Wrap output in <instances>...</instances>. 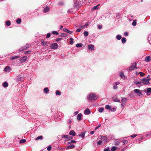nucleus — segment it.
Segmentation results:
<instances>
[{
  "mask_svg": "<svg viewBox=\"0 0 151 151\" xmlns=\"http://www.w3.org/2000/svg\"><path fill=\"white\" fill-rule=\"evenodd\" d=\"M72 121L71 120H69L68 122V124H71V123H72Z\"/></svg>",
  "mask_w": 151,
  "mask_h": 151,
  "instance_id": "57",
  "label": "nucleus"
},
{
  "mask_svg": "<svg viewBox=\"0 0 151 151\" xmlns=\"http://www.w3.org/2000/svg\"><path fill=\"white\" fill-rule=\"evenodd\" d=\"M76 142V141H75V140H72L70 141V142H69V144H70V143H75Z\"/></svg>",
  "mask_w": 151,
  "mask_h": 151,
  "instance_id": "53",
  "label": "nucleus"
},
{
  "mask_svg": "<svg viewBox=\"0 0 151 151\" xmlns=\"http://www.w3.org/2000/svg\"><path fill=\"white\" fill-rule=\"evenodd\" d=\"M21 22V19L19 18L17 19L16 22L17 24H19Z\"/></svg>",
  "mask_w": 151,
  "mask_h": 151,
  "instance_id": "31",
  "label": "nucleus"
},
{
  "mask_svg": "<svg viewBox=\"0 0 151 151\" xmlns=\"http://www.w3.org/2000/svg\"><path fill=\"white\" fill-rule=\"evenodd\" d=\"M99 139H101L102 141L104 142H106L108 138L105 135H102L99 137Z\"/></svg>",
  "mask_w": 151,
  "mask_h": 151,
  "instance_id": "3",
  "label": "nucleus"
},
{
  "mask_svg": "<svg viewBox=\"0 0 151 151\" xmlns=\"http://www.w3.org/2000/svg\"><path fill=\"white\" fill-rule=\"evenodd\" d=\"M56 94L58 95H60L61 94L60 92L58 90H57L56 91Z\"/></svg>",
  "mask_w": 151,
  "mask_h": 151,
  "instance_id": "46",
  "label": "nucleus"
},
{
  "mask_svg": "<svg viewBox=\"0 0 151 151\" xmlns=\"http://www.w3.org/2000/svg\"><path fill=\"white\" fill-rule=\"evenodd\" d=\"M142 82H137L134 83L136 85H137L138 84H141Z\"/></svg>",
  "mask_w": 151,
  "mask_h": 151,
  "instance_id": "51",
  "label": "nucleus"
},
{
  "mask_svg": "<svg viewBox=\"0 0 151 151\" xmlns=\"http://www.w3.org/2000/svg\"><path fill=\"white\" fill-rule=\"evenodd\" d=\"M97 96L95 94L91 93L88 96L87 99L89 101H93L97 99Z\"/></svg>",
  "mask_w": 151,
  "mask_h": 151,
  "instance_id": "1",
  "label": "nucleus"
},
{
  "mask_svg": "<svg viewBox=\"0 0 151 151\" xmlns=\"http://www.w3.org/2000/svg\"><path fill=\"white\" fill-rule=\"evenodd\" d=\"M68 35V34L66 33H62L60 35V36L62 37H65L67 36Z\"/></svg>",
  "mask_w": 151,
  "mask_h": 151,
  "instance_id": "20",
  "label": "nucleus"
},
{
  "mask_svg": "<svg viewBox=\"0 0 151 151\" xmlns=\"http://www.w3.org/2000/svg\"><path fill=\"white\" fill-rule=\"evenodd\" d=\"M20 57L19 56H13L12 57L10 58V59L12 60H14L17 58H18Z\"/></svg>",
  "mask_w": 151,
  "mask_h": 151,
  "instance_id": "16",
  "label": "nucleus"
},
{
  "mask_svg": "<svg viewBox=\"0 0 151 151\" xmlns=\"http://www.w3.org/2000/svg\"><path fill=\"white\" fill-rule=\"evenodd\" d=\"M41 44L43 45H45L44 42L43 40H42L41 42Z\"/></svg>",
  "mask_w": 151,
  "mask_h": 151,
  "instance_id": "61",
  "label": "nucleus"
},
{
  "mask_svg": "<svg viewBox=\"0 0 151 151\" xmlns=\"http://www.w3.org/2000/svg\"><path fill=\"white\" fill-rule=\"evenodd\" d=\"M30 47V45H29L28 44H27L25 46H23V47L21 48L19 50L20 51H24V50H26L28 48H29Z\"/></svg>",
  "mask_w": 151,
  "mask_h": 151,
  "instance_id": "2",
  "label": "nucleus"
},
{
  "mask_svg": "<svg viewBox=\"0 0 151 151\" xmlns=\"http://www.w3.org/2000/svg\"><path fill=\"white\" fill-rule=\"evenodd\" d=\"M90 112H91L89 109L88 108H87L84 111V113L85 115H87L90 114Z\"/></svg>",
  "mask_w": 151,
  "mask_h": 151,
  "instance_id": "11",
  "label": "nucleus"
},
{
  "mask_svg": "<svg viewBox=\"0 0 151 151\" xmlns=\"http://www.w3.org/2000/svg\"><path fill=\"white\" fill-rule=\"evenodd\" d=\"M69 134L70 135H72L73 136H75L76 134V133H75V132L73 130L70 131V132Z\"/></svg>",
  "mask_w": 151,
  "mask_h": 151,
  "instance_id": "13",
  "label": "nucleus"
},
{
  "mask_svg": "<svg viewBox=\"0 0 151 151\" xmlns=\"http://www.w3.org/2000/svg\"><path fill=\"white\" fill-rule=\"evenodd\" d=\"M82 46V45L81 43H78L76 45V47H81Z\"/></svg>",
  "mask_w": 151,
  "mask_h": 151,
  "instance_id": "32",
  "label": "nucleus"
},
{
  "mask_svg": "<svg viewBox=\"0 0 151 151\" xmlns=\"http://www.w3.org/2000/svg\"><path fill=\"white\" fill-rule=\"evenodd\" d=\"M11 24V22L9 21H7L6 22V25L7 26H9Z\"/></svg>",
  "mask_w": 151,
  "mask_h": 151,
  "instance_id": "39",
  "label": "nucleus"
},
{
  "mask_svg": "<svg viewBox=\"0 0 151 151\" xmlns=\"http://www.w3.org/2000/svg\"><path fill=\"white\" fill-rule=\"evenodd\" d=\"M150 80V79H147L144 78L142 80V83L145 84L147 85L150 84L149 81Z\"/></svg>",
  "mask_w": 151,
  "mask_h": 151,
  "instance_id": "4",
  "label": "nucleus"
},
{
  "mask_svg": "<svg viewBox=\"0 0 151 151\" xmlns=\"http://www.w3.org/2000/svg\"><path fill=\"white\" fill-rule=\"evenodd\" d=\"M139 74L141 76H145V74L142 72H139Z\"/></svg>",
  "mask_w": 151,
  "mask_h": 151,
  "instance_id": "49",
  "label": "nucleus"
},
{
  "mask_svg": "<svg viewBox=\"0 0 151 151\" xmlns=\"http://www.w3.org/2000/svg\"><path fill=\"white\" fill-rule=\"evenodd\" d=\"M137 136V134H134V135H131V138H133L135 137H136Z\"/></svg>",
  "mask_w": 151,
  "mask_h": 151,
  "instance_id": "58",
  "label": "nucleus"
},
{
  "mask_svg": "<svg viewBox=\"0 0 151 151\" xmlns=\"http://www.w3.org/2000/svg\"><path fill=\"white\" fill-rule=\"evenodd\" d=\"M43 139V137L42 136H40L37 137L36 138V140H37L38 139Z\"/></svg>",
  "mask_w": 151,
  "mask_h": 151,
  "instance_id": "28",
  "label": "nucleus"
},
{
  "mask_svg": "<svg viewBox=\"0 0 151 151\" xmlns=\"http://www.w3.org/2000/svg\"><path fill=\"white\" fill-rule=\"evenodd\" d=\"M44 91L45 93H47L49 92V90L48 88H45L44 89Z\"/></svg>",
  "mask_w": 151,
  "mask_h": 151,
  "instance_id": "27",
  "label": "nucleus"
},
{
  "mask_svg": "<svg viewBox=\"0 0 151 151\" xmlns=\"http://www.w3.org/2000/svg\"><path fill=\"white\" fill-rule=\"evenodd\" d=\"M147 91L148 93L151 92V88H148L147 89Z\"/></svg>",
  "mask_w": 151,
  "mask_h": 151,
  "instance_id": "52",
  "label": "nucleus"
},
{
  "mask_svg": "<svg viewBox=\"0 0 151 151\" xmlns=\"http://www.w3.org/2000/svg\"><path fill=\"white\" fill-rule=\"evenodd\" d=\"M75 147V145H72L68 146L67 147V148L68 149H72L73 148Z\"/></svg>",
  "mask_w": 151,
  "mask_h": 151,
  "instance_id": "21",
  "label": "nucleus"
},
{
  "mask_svg": "<svg viewBox=\"0 0 151 151\" xmlns=\"http://www.w3.org/2000/svg\"><path fill=\"white\" fill-rule=\"evenodd\" d=\"M151 39V34L149 35L148 37V40H150Z\"/></svg>",
  "mask_w": 151,
  "mask_h": 151,
  "instance_id": "62",
  "label": "nucleus"
},
{
  "mask_svg": "<svg viewBox=\"0 0 151 151\" xmlns=\"http://www.w3.org/2000/svg\"><path fill=\"white\" fill-rule=\"evenodd\" d=\"M116 38L117 40H120L121 39L122 37H121V35H118L116 36Z\"/></svg>",
  "mask_w": 151,
  "mask_h": 151,
  "instance_id": "41",
  "label": "nucleus"
},
{
  "mask_svg": "<svg viewBox=\"0 0 151 151\" xmlns=\"http://www.w3.org/2000/svg\"><path fill=\"white\" fill-rule=\"evenodd\" d=\"M150 60V57L149 56H147L145 59V61L147 62H149Z\"/></svg>",
  "mask_w": 151,
  "mask_h": 151,
  "instance_id": "23",
  "label": "nucleus"
},
{
  "mask_svg": "<svg viewBox=\"0 0 151 151\" xmlns=\"http://www.w3.org/2000/svg\"><path fill=\"white\" fill-rule=\"evenodd\" d=\"M85 133H86V132H83L81 133V134H80L79 135V137L83 138L84 137Z\"/></svg>",
  "mask_w": 151,
  "mask_h": 151,
  "instance_id": "22",
  "label": "nucleus"
},
{
  "mask_svg": "<svg viewBox=\"0 0 151 151\" xmlns=\"http://www.w3.org/2000/svg\"><path fill=\"white\" fill-rule=\"evenodd\" d=\"M31 51L30 50H28V51L24 52V53L25 54H29L31 53Z\"/></svg>",
  "mask_w": 151,
  "mask_h": 151,
  "instance_id": "45",
  "label": "nucleus"
},
{
  "mask_svg": "<svg viewBox=\"0 0 151 151\" xmlns=\"http://www.w3.org/2000/svg\"><path fill=\"white\" fill-rule=\"evenodd\" d=\"M90 23L89 22H87L86 24L84 25V26L85 27H87V26Z\"/></svg>",
  "mask_w": 151,
  "mask_h": 151,
  "instance_id": "55",
  "label": "nucleus"
},
{
  "mask_svg": "<svg viewBox=\"0 0 151 151\" xmlns=\"http://www.w3.org/2000/svg\"><path fill=\"white\" fill-rule=\"evenodd\" d=\"M111 106H110L109 105H107L105 106V108L107 109H109L110 110V109H111Z\"/></svg>",
  "mask_w": 151,
  "mask_h": 151,
  "instance_id": "26",
  "label": "nucleus"
},
{
  "mask_svg": "<svg viewBox=\"0 0 151 151\" xmlns=\"http://www.w3.org/2000/svg\"><path fill=\"white\" fill-rule=\"evenodd\" d=\"M81 30V28H79L78 29L76 30V32H80Z\"/></svg>",
  "mask_w": 151,
  "mask_h": 151,
  "instance_id": "59",
  "label": "nucleus"
},
{
  "mask_svg": "<svg viewBox=\"0 0 151 151\" xmlns=\"http://www.w3.org/2000/svg\"><path fill=\"white\" fill-rule=\"evenodd\" d=\"M116 109V108L115 107H113L112 108H111V109H110V111H115Z\"/></svg>",
  "mask_w": 151,
  "mask_h": 151,
  "instance_id": "36",
  "label": "nucleus"
},
{
  "mask_svg": "<svg viewBox=\"0 0 151 151\" xmlns=\"http://www.w3.org/2000/svg\"><path fill=\"white\" fill-rule=\"evenodd\" d=\"M137 63L136 62L132 64V65L129 68V70H132L134 69L135 68H136Z\"/></svg>",
  "mask_w": 151,
  "mask_h": 151,
  "instance_id": "6",
  "label": "nucleus"
},
{
  "mask_svg": "<svg viewBox=\"0 0 151 151\" xmlns=\"http://www.w3.org/2000/svg\"><path fill=\"white\" fill-rule=\"evenodd\" d=\"M50 36V33H48L47 34V36H46V38H49Z\"/></svg>",
  "mask_w": 151,
  "mask_h": 151,
  "instance_id": "54",
  "label": "nucleus"
},
{
  "mask_svg": "<svg viewBox=\"0 0 151 151\" xmlns=\"http://www.w3.org/2000/svg\"><path fill=\"white\" fill-rule=\"evenodd\" d=\"M62 138H65L67 139V140L71 139H72L73 137L69 135H63L62 136Z\"/></svg>",
  "mask_w": 151,
  "mask_h": 151,
  "instance_id": "9",
  "label": "nucleus"
},
{
  "mask_svg": "<svg viewBox=\"0 0 151 151\" xmlns=\"http://www.w3.org/2000/svg\"><path fill=\"white\" fill-rule=\"evenodd\" d=\"M11 70V69L10 67L6 66L4 68V70L5 72H9Z\"/></svg>",
  "mask_w": 151,
  "mask_h": 151,
  "instance_id": "10",
  "label": "nucleus"
},
{
  "mask_svg": "<svg viewBox=\"0 0 151 151\" xmlns=\"http://www.w3.org/2000/svg\"><path fill=\"white\" fill-rule=\"evenodd\" d=\"M99 4H98L96 6H95L93 8V9H94L95 10H96L97 9H98L99 8Z\"/></svg>",
  "mask_w": 151,
  "mask_h": 151,
  "instance_id": "43",
  "label": "nucleus"
},
{
  "mask_svg": "<svg viewBox=\"0 0 151 151\" xmlns=\"http://www.w3.org/2000/svg\"><path fill=\"white\" fill-rule=\"evenodd\" d=\"M70 42L69 43L71 44H73V38H71L70 39Z\"/></svg>",
  "mask_w": 151,
  "mask_h": 151,
  "instance_id": "38",
  "label": "nucleus"
},
{
  "mask_svg": "<svg viewBox=\"0 0 151 151\" xmlns=\"http://www.w3.org/2000/svg\"><path fill=\"white\" fill-rule=\"evenodd\" d=\"M122 41L123 43H124L126 42V39L125 38L123 37L122 39Z\"/></svg>",
  "mask_w": 151,
  "mask_h": 151,
  "instance_id": "33",
  "label": "nucleus"
},
{
  "mask_svg": "<svg viewBox=\"0 0 151 151\" xmlns=\"http://www.w3.org/2000/svg\"><path fill=\"white\" fill-rule=\"evenodd\" d=\"M121 101L124 103H125L127 101V99L126 98H123L122 99Z\"/></svg>",
  "mask_w": 151,
  "mask_h": 151,
  "instance_id": "25",
  "label": "nucleus"
},
{
  "mask_svg": "<svg viewBox=\"0 0 151 151\" xmlns=\"http://www.w3.org/2000/svg\"><path fill=\"white\" fill-rule=\"evenodd\" d=\"M104 108H100L99 109V111L101 113V112H102L104 111Z\"/></svg>",
  "mask_w": 151,
  "mask_h": 151,
  "instance_id": "44",
  "label": "nucleus"
},
{
  "mask_svg": "<svg viewBox=\"0 0 151 151\" xmlns=\"http://www.w3.org/2000/svg\"><path fill=\"white\" fill-rule=\"evenodd\" d=\"M102 142H103L100 139L97 142V144L98 145H101L102 144Z\"/></svg>",
  "mask_w": 151,
  "mask_h": 151,
  "instance_id": "40",
  "label": "nucleus"
},
{
  "mask_svg": "<svg viewBox=\"0 0 151 151\" xmlns=\"http://www.w3.org/2000/svg\"><path fill=\"white\" fill-rule=\"evenodd\" d=\"M88 32L87 31H85L84 32V35L85 37H86L88 35Z\"/></svg>",
  "mask_w": 151,
  "mask_h": 151,
  "instance_id": "42",
  "label": "nucleus"
},
{
  "mask_svg": "<svg viewBox=\"0 0 151 151\" xmlns=\"http://www.w3.org/2000/svg\"><path fill=\"white\" fill-rule=\"evenodd\" d=\"M62 40V38H58L55 41L58 42V41H59Z\"/></svg>",
  "mask_w": 151,
  "mask_h": 151,
  "instance_id": "60",
  "label": "nucleus"
},
{
  "mask_svg": "<svg viewBox=\"0 0 151 151\" xmlns=\"http://www.w3.org/2000/svg\"><path fill=\"white\" fill-rule=\"evenodd\" d=\"M110 148L109 147H108L107 148H105L104 150V151H109Z\"/></svg>",
  "mask_w": 151,
  "mask_h": 151,
  "instance_id": "48",
  "label": "nucleus"
},
{
  "mask_svg": "<svg viewBox=\"0 0 151 151\" xmlns=\"http://www.w3.org/2000/svg\"><path fill=\"white\" fill-rule=\"evenodd\" d=\"M50 10L49 8L46 7H45L43 10V12L44 13H47Z\"/></svg>",
  "mask_w": 151,
  "mask_h": 151,
  "instance_id": "18",
  "label": "nucleus"
},
{
  "mask_svg": "<svg viewBox=\"0 0 151 151\" xmlns=\"http://www.w3.org/2000/svg\"><path fill=\"white\" fill-rule=\"evenodd\" d=\"M85 27V26H84V25H82L80 27V28H81V29H83V28L84 27Z\"/></svg>",
  "mask_w": 151,
  "mask_h": 151,
  "instance_id": "63",
  "label": "nucleus"
},
{
  "mask_svg": "<svg viewBox=\"0 0 151 151\" xmlns=\"http://www.w3.org/2000/svg\"><path fill=\"white\" fill-rule=\"evenodd\" d=\"M136 20H134L133 21V22L132 23V25L134 26H135L136 24Z\"/></svg>",
  "mask_w": 151,
  "mask_h": 151,
  "instance_id": "34",
  "label": "nucleus"
},
{
  "mask_svg": "<svg viewBox=\"0 0 151 151\" xmlns=\"http://www.w3.org/2000/svg\"><path fill=\"white\" fill-rule=\"evenodd\" d=\"M121 143H123V144H125L127 143H128V141L127 140H125L124 141H122L120 142Z\"/></svg>",
  "mask_w": 151,
  "mask_h": 151,
  "instance_id": "29",
  "label": "nucleus"
},
{
  "mask_svg": "<svg viewBox=\"0 0 151 151\" xmlns=\"http://www.w3.org/2000/svg\"><path fill=\"white\" fill-rule=\"evenodd\" d=\"M94 46L92 45H90L88 46V47L89 49H91V51L94 49Z\"/></svg>",
  "mask_w": 151,
  "mask_h": 151,
  "instance_id": "15",
  "label": "nucleus"
},
{
  "mask_svg": "<svg viewBox=\"0 0 151 151\" xmlns=\"http://www.w3.org/2000/svg\"><path fill=\"white\" fill-rule=\"evenodd\" d=\"M113 101L114 102H120L119 100L117 98H116L115 99H113Z\"/></svg>",
  "mask_w": 151,
  "mask_h": 151,
  "instance_id": "47",
  "label": "nucleus"
},
{
  "mask_svg": "<svg viewBox=\"0 0 151 151\" xmlns=\"http://www.w3.org/2000/svg\"><path fill=\"white\" fill-rule=\"evenodd\" d=\"M98 26V28L99 29H101L102 28V26L101 25H99Z\"/></svg>",
  "mask_w": 151,
  "mask_h": 151,
  "instance_id": "64",
  "label": "nucleus"
},
{
  "mask_svg": "<svg viewBox=\"0 0 151 151\" xmlns=\"http://www.w3.org/2000/svg\"><path fill=\"white\" fill-rule=\"evenodd\" d=\"M63 30L64 31L70 34L73 33L72 31H69L66 28L63 29Z\"/></svg>",
  "mask_w": 151,
  "mask_h": 151,
  "instance_id": "14",
  "label": "nucleus"
},
{
  "mask_svg": "<svg viewBox=\"0 0 151 151\" xmlns=\"http://www.w3.org/2000/svg\"><path fill=\"white\" fill-rule=\"evenodd\" d=\"M52 34L56 35H58L59 34L56 31H53L52 32Z\"/></svg>",
  "mask_w": 151,
  "mask_h": 151,
  "instance_id": "35",
  "label": "nucleus"
},
{
  "mask_svg": "<svg viewBox=\"0 0 151 151\" xmlns=\"http://www.w3.org/2000/svg\"><path fill=\"white\" fill-rule=\"evenodd\" d=\"M26 142V140L25 139H22L20 140V143H24Z\"/></svg>",
  "mask_w": 151,
  "mask_h": 151,
  "instance_id": "30",
  "label": "nucleus"
},
{
  "mask_svg": "<svg viewBox=\"0 0 151 151\" xmlns=\"http://www.w3.org/2000/svg\"><path fill=\"white\" fill-rule=\"evenodd\" d=\"M27 56H25L21 57L19 60L21 63H23L25 62L27 59Z\"/></svg>",
  "mask_w": 151,
  "mask_h": 151,
  "instance_id": "7",
  "label": "nucleus"
},
{
  "mask_svg": "<svg viewBox=\"0 0 151 151\" xmlns=\"http://www.w3.org/2000/svg\"><path fill=\"white\" fill-rule=\"evenodd\" d=\"M58 47V44L56 43H53L50 45L51 48L54 49H57Z\"/></svg>",
  "mask_w": 151,
  "mask_h": 151,
  "instance_id": "5",
  "label": "nucleus"
},
{
  "mask_svg": "<svg viewBox=\"0 0 151 151\" xmlns=\"http://www.w3.org/2000/svg\"><path fill=\"white\" fill-rule=\"evenodd\" d=\"M82 114H79L77 116V118L78 120H80L81 119Z\"/></svg>",
  "mask_w": 151,
  "mask_h": 151,
  "instance_id": "19",
  "label": "nucleus"
},
{
  "mask_svg": "<svg viewBox=\"0 0 151 151\" xmlns=\"http://www.w3.org/2000/svg\"><path fill=\"white\" fill-rule=\"evenodd\" d=\"M134 92L136 93L137 95L139 96H140L142 95V92L140 91L139 89H135L134 91Z\"/></svg>",
  "mask_w": 151,
  "mask_h": 151,
  "instance_id": "8",
  "label": "nucleus"
},
{
  "mask_svg": "<svg viewBox=\"0 0 151 151\" xmlns=\"http://www.w3.org/2000/svg\"><path fill=\"white\" fill-rule=\"evenodd\" d=\"M52 148L51 146L50 145L49 146V147H47V150L48 151H50Z\"/></svg>",
  "mask_w": 151,
  "mask_h": 151,
  "instance_id": "50",
  "label": "nucleus"
},
{
  "mask_svg": "<svg viewBox=\"0 0 151 151\" xmlns=\"http://www.w3.org/2000/svg\"><path fill=\"white\" fill-rule=\"evenodd\" d=\"M2 85L4 88H6L8 86V83L7 82H4L3 84Z\"/></svg>",
  "mask_w": 151,
  "mask_h": 151,
  "instance_id": "24",
  "label": "nucleus"
},
{
  "mask_svg": "<svg viewBox=\"0 0 151 151\" xmlns=\"http://www.w3.org/2000/svg\"><path fill=\"white\" fill-rule=\"evenodd\" d=\"M116 150V147L115 146H113L111 148L112 151H114Z\"/></svg>",
  "mask_w": 151,
  "mask_h": 151,
  "instance_id": "37",
  "label": "nucleus"
},
{
  "mask_svg": "<svg viewBox=\"0 0 151 151\" xmlns=\"http://www.w3.org/2000/svg\"><path fill=\"white\" fill-rule=\"evenodd\" d=\"M79 0H74V3L76 5L75 6V7L76 8L77 6L79 4Z\"/></svg>",
  "mask_w": 151,
  "mask_h": 151,
  "instance_id": "12",
  "label": "nucleus"
},
{
  "mask_svg": "<svg viewBox=\"0 0 151 151\" xmlns=\"http://www.w3.org/2000/svg\"><path fill=\"white\" fill-rule=\"evenodd\" d=\"M119 74L120 76L122 79H124L125 78V76H124V74L123 72H120Z\"/></svg>",
  "mask_w": 151,
  "mask_h": 151,
  "instance_id": "17",
  "label": "nucleus"
},
{
  "mask_svg": "<svg viewBox=\"0 0 151 151\" xmlns=\"http://www.w3.org/2000/svg\"><path fill=\"white\" fill-rule=\"evenodd\" d=\"M101 125L100 124H99L98 126H97V127H95V130H96L97 129H98L99 127H101Z\"/></svg>",
  "mask_w": 151,
  "mask_h": 151,
  "instance_id": "56",
  "label": "nucleus"
}]
</instances>
